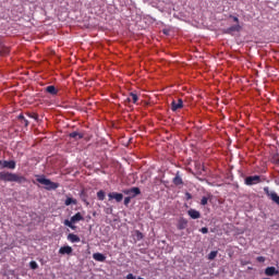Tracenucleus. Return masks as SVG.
<instances>
[{
  "mask_svg": "<svg viewBox=\"0 0 279 279\" xmlns=\"http://www.w3.org/2000/svg\"><path fill=\"white\" fill-rule=\"evenodd\" d=\"M279 274V271L276 269V267H274V266H271V267H267L266 269H265V275L266 276H276V275H278Z\"/></svg>",
  "mask_w": 279,
  "mask_h": 279,
  "instance_id": "13",
  "label": "nucleus"
},
{
  "mask_svg": "<svg viewBox=\"0 0 279 279\" xmlns=\"http://www.w3.org/2000/svg\"><path fill=\"white\" fill-rule=\"evenodd\" d=\"M189 227V220L186 218H180L177 223L178 230H186Z\"/></svg>",
  "mask_w": 279,
  "mask_h": 279,
  "instance_id": "7",
  "label": "nucleus"
},
{
  "mask_svg": "<svg viewBox=\"0 0 279 279\" xmlns=\"http://www.w3.org/2000/svg\"><path fill=\"white\" fill-rule=\"evenodd\" d=\"M229 19H232L233 23L235 24L227 28L226 34H233V32H241L242 27H241V24L239 23V17L234 15H229Z\"/></svg>",
  "mask_w": 279,
  "mask_h": 279,
  "instance_id": "3",
  "label": "nucleus"
},
{
  "mask_svg": "<svg viewBox=\"0 0 279 279\" xmlns=\"http://www.w3.org/2000/svg\"><path fill=\"white\" fill-rule=\"evenodd\" d=\"M97 197H98L99 202H104V199H106V192H104V190L98 191Z\"/></svg>",
  "mask_w": 279,
  "mask_h": 279,
  "instance_id": "21",
  "label": "nucleus"
},
{
  "mask_svg": "<svg viewBox=\"0 0 279 279\" xmlns=\"http://www.w3.org/2000/svg\"><path fill=\"white\" fill-rule=\"evenodd\" d=\"M170 108H171L172 112H178V110H182V108H184V101L182 100V98L172 100Z\"/></svg>",
  "mask_w": 279,
  "mask_h": 279,
  "instance_id": "5",
  "label": "nucleus"
},
{
  "mask_svg": "<svg viewBox=\"0 0 279 279\" xmlns=\"http://www.w3.org/2000/svg\"><path fill=\"white\" fill-rule=\"evenodd\" d=\"M19 121H23L25 119V116H23V113H21L19 117H17Z\"/></svg>",
  "mask_w": 279,
  "mask_h": 279,
  "instance_id": "34",
  "label": "nucleus"
},
{
  "mask_svg": "<svg viewBox=\"0 0 279 279\" xmlns=\"http://www.w3.org/2000/svg\"><path fill=\"white\" fill-rule=\"evenodd\" d=\"M29 267H31V269H38V263L32 260V262L29 263Z\"/></svg>",
  "mask_w": 279,
  "mask_h": 279,
  "instance_id": "26",
  "label": "nucleus"
},
{
  "mask_svg": "<svg viewBox=\"0 0 279 279\" xmlns=\"http://www.w3.org/2000/svg\"><path fill=\"white\" fill-rule=\"evenodd\" d=\"M137 239H143V233L141 231H136Z\"/></svg>",
  "mask_w": 279,
  "mask_h": 279,
  "instance_id": "32",
  "label": "nucleus"
},
{
  "mask_svg": "<svg viewBox=\"0 0 279 279\" xmlns=\"http://www.w3.org/2000/svg\"><path fill=\"white\" fill-rule=\"evenodd\" d=\"M37 182L39 184H44L46 191H56V189H59L60 186V183L52 182L51 180L45 177H38Z\"/></svg>",
  "mask_w": 279,
  "mask_h": 279,
  "instance_id": "2",
  "label": "nucleus"
},
{
  "mask_svg": "<svg viewBox=\"0 0 279 279\" xmlns=\"http://www.w3.org/2000/svg\"><path fill=\"white\" fill-rule=\"evenodd\" d=\"M0 167H2V169H16V161L0 160Z\"/></svg>",
  "mask_w": 279,
  "mask_h": 279,
  "instance_id": "6",
  "label": "nucleus"
},
{
  "mask_svg": "<svg viewBox=\"0 0 279 279\" xmlns=\"http://www.w3.org/2000/svg\"><path fill=\"white\" fill-rule=\"evenodd\" d=\"M72 223H77V221H84V216L81 213H76L74 216L71 217Z\"/></svg>",
  "mask_w": 279,
  "mask_h": 279,
  "instance_id": "15",
  "label": "nucleus"
},
{
  "mask_svg": "<svg viewBox=\"0 0 279 279\" xmlns=\"http://www.w3.org/2000/svg\"><path fill=\"white\" fill-rule=\"evenodd\" d=\"M187 199H191V194L186 193Z\"/></svg>",
  "mask_w": 279,
  "mask_h": 279,
  "instance_id": "35",
  "label": "nucleus"
},
{
  "mask_svg": "<svg viewBox=\"0 0 279 279\" xmlns=\"http://www.w3.org/2000/svg\"><path fill=\"white\" fill-rule=\"evenodd\" d=\"M126 101H132V104H136L138 101V95L135 93H130L129 98H126Z\"/></svg>",
  "mask_w": 279,
  "mask_h": 279,
  "instance_id": "20",
  "label": "nucleus"
},
{
  "mask_svg": "<svg viewBox=\"0 0 279 279\" xmlns=\"http://www.w3.org/2000/svg\"><path fill=\"white\" fill-rule=\"evenodd\" d=\"M27 117H29V119H34L35 121H38V114L36 113H27Z\"/></svg>",
  "mask_w": 279,
  "mask_h": 279,
  "instance_id": "27",
  "label": "nucleus"
},
{
  "mask_svg": "<svg viewBox=\"0 0 279 279\" xmlns=\"http://www.w3.org/2000/svg\"><path fill=\"white\" fill-rule=\"evenodd\" d=\"M206 204H208V197L203 196L201 199V206H206Z\"/></svg>",
  "mask_w": 279,
  "mask_h": 279,
  "instance_id": "25",
  "label": "nucleus"
},
{
  "mask_svg": "<svg viewBox=\"0 0 279 279\" xmlns=\"http://www.w3.org/2000/svg\"><path fill=\"white\" fill-rule=\"evenodd\" d=\"M94 260H97L98 263H104L106 260V257L101 253H94L93 255Z\"/></svg>",
  "mask_w": 279,
  "mask_h": 279,
  "instance_id": "18",
  "label": "nucleus"
},
{
  "mask_svg": "<svg viewBox=\"0 0 279 279\" xmlns=\"http://www.w3.org/2000/svg\"><path fill=\"white\" fill-rule=\"evenodd\" d=\"M126 279H136V277H135L134 275H132V274H129V275L126 276Z\"/></svg>",
  "mask_w": 279,
  "mask_h": 279,
  "instance_id": "33",
  "label": "nucleus"
},
{
  "mask_svg": "<svg viewBox=\"0 0 279 279\" xmlns=\"http://www.w3.org/2000/svg\"><path fill=\"white\" fill-rule=\"evenodd\" d=\"M73 223L75 222H72V220H69V219L64 220V226H68V228H71V230H75L77 228Z\"/></svg>",
  "mask_w": 279,
  "mask_h": 279,
  "instance_id": "23",
  "label": "nucleus"
},
{
  "mask_svg": "<svg viewBox=\"0 0 279 279\" xmlns=\"http://www.w3.org/2000/svg\"><path fill=\"white\" fill-rule=\"evenodd\" d=\"M187 215L191 217V219H199V217H202V214H199V211L196 209H190Z\"/></svg>",
  "mask_w": 279,
  "mask_h": 279,
  "instance_id": "11",
  "label": "nucleus"
},
{
  "mask_svg": "<svg viewBox=\"0 0 279 279\" xmlns=\"http://www.w3.org/2000/svg\"><path fill=\"white\" fill-rule=\"evenodd\" d=\"M46 93H48V95L56 96L58 95V88H56L53 85H49L46 87Z\"/></svg>",
  "mask_w": 279,
  "mask_h": 279,
  "instance_id": "16",
  "label": "nucleus"
},
{
  "mask_svg": "<svg viewBox=\"0 0 279 279\" xmlns=\"http://www.w3.org/2000/svg\"><path fill=\"white\" fill-rule=\"evenodd\" d=\"M64 204H65L66 206H71V204H73V205L75 206V205L77 204V199L68 197V198L65 199Z\"/></svg>",
  "mask_w": 279,
  "mask_h": 279,
  "instance_id": "22",
  "label": "nucleus"
},
{
  "mask_svg": "<svg viewBox=\"0 0 279 279\" xmlns=\"http://www.w3.org/2000/svg\"><path fill=\"white\" fill-rule=\"evenodd\" d=\"M125 195H131V197H136V195H141V189L138 187H131L124 191Z\"/></svg>",
  "mask_w": 279,
  "mask_h": 279,
  "instance_id": "8",
  "label": "nucleus"
},
{
  "mask_svg": "<svg viewBox=\"0 0 279 279\" xmlns=\"http://www.w3.org/2000/svg\"><path fill=\"white\" fill-rule=\"evenodd\" d=\"M22 125H24L25 128H27L29 125V120H26L25 118L23 120H21Z\"/></svg>",
  "mask_w": 279,
  "mask_h": 279,
  "instance_id": "29",
  "label": "nucleus"
},
{
  "mask_svg": "<svg viewBox=\"0 0 279 279\" xmlns=\"http://www.w3.org/2000/svg\"><path fill=\"white\" fill-rule=\"evenodd\" d=\"M81 198H82L83 202L88 204V202H86V192H84V191L81 192Z\"/></svg>",
  "mask_w": 279,
  "mask_h": 279,
  "instance_id": "30",
  "label": "nucleus"
},
{
  "mask_svg": "<svg viewBox=\"0 0 279 279\" xmlns=\"http://www.w3.org/2000/svg\"><path fill=\"white\" fill-rule=\"evenodd\" d=\"M201 232H202V234H208V228L203 227V228L201 229Z\"/></svg>",
  "mask_w": 279,
  "mask_h": 279,
  "instance_id": "31",
  "label": "nucleus"
},
{
  "mask_svg": "<svg viewBox=\"0 0 279 279\" xmlns=\"http://www.w3.org/2000/svg\"><path fill=\"white\" fill-rule=\"evenodd\" d=\"M10 53V48L5 47V45L0 44V56H8Z\"/></svg>",
  "mask_w": 279,
  "mask_h": 279,
  "instance_id": "19",
  "label": "nucleus"
},
{
  "mask_svg": "<svg viewBox=\"0 0 279 279\" xmlns=\"http://www.w3.org/2000/svg\"><path fill=\"white\" fill-rule=\"evenodd\" d=\"M130 202H132V197L128 196L124 198V206H130Z\"/></svg>",
  "mask_w": 279,
  "mask_h": 279,
  "instance_id": "28",
  "label": "nucleus"
},
{
  "mask_svg": "<svg viewBox=\"0 0 279 279\" xmlns=\"http://www.w3.org/2000/svg\"><path fill=\"white\" fill-rule=\"evenodd\" d=\"M0 180L1 182H16L17 184L27 182V178L12 172H0Z\"/></svg>",
  "mask_w": 279,
  "mask_h": 279,
  "instance_id": "1",
  "label": "nucleus"
},
{
  "mask_svg": "<svg viewBox=\"0 0 279 279\" xmlns=\"http://www.w3.org/2000/svg\"><path fill=\"white\" fill-rule=\"evenodd\" d=\"M258 260H263V257H258Z\"/></svg>",
  "mask_w": 279,
  "mask_h": 279,
  "instance_id": "36",
  "label": "nucleus"
},
{
  "mask_svg": "<svg viewBox=\"0 0 279 279\" xmlns=\"http://www.w3.org/2000/svg\"><path fill=\"white\" fill-rule=\"evenodd\" d=\"M217 254H218L217 251H211V252L208 254V259H209V260H215V259L217 258Z\"/></svg>",
  "mask_w": 279,
  "mask_h": 279,
  "instance_id": "24",
  "label": "nucleus"
},
{
  "mask_svg": "<svg viewBox=\"0 0 279 279\" xmlns=\"http://www.w3.org/2000/svg\"><path fill=\"white\" fill-rule=\"evenodd\" d=\"M172 183L174 186H182V184H184L182 177H180V172H177L175 177L172 179Z\"/></svg>",
  "mask_w": 279,
  "mask_h": 279,
  "instance_id": "10",
  "label": "nucleus"
},
{
  "mask_svg": "<svg viewBox=\"0 0 279 279\" xmlns=\"http://www.w3.org/2000/svg\"><path fill=\"white\" fill-rule=\"evenodd\" d=\"M59 254H62V255H64V254H68V255H71V254H73V247H71V246H62V247H60V250H59Z\"/></svg>",
  "mask_w": 279,
  "mask_h": 279,
  "instance_id": "12",
  "label": "nucleus"
},
{
  "mask_svg": "<svg viewBox=\"0 0 279 279\" xmlns=\"http://www.w3.org/2000/svg\"><path fill=\"white\" fill-rule=\"evenodd\" d=\"M70 138H74V141H82L84 138V135L77 131H74L69 134Z\"/></svg>",
  "mask_w": 279,
  "mask_h": 279,
  "instance_id": "14",
  "label": "nucleus"
},
{
  "mask_svg": "<svg viewBox=\"0 0 279 279\" xmlns=\"http://www.w3.org/2000/svg\"><path fill=\"white\" fill-rule=\"evenodd\" d=\"M68 241H70V243H80L81 239L77 236V234L69 233Z\"/></svg>",
  "mask_w": 279,
  "mask_h": 279,
  "instance_id": "17",
  "label": "nucleus"
},
{
  "mask_svg": "<svg viewBox=\"0 0 279 279\" xmlns=\"http://www.w3.org/2000/svg\"><path fill=\"white\" fill-rule=\"evenodd\" d=\"M246 186H254V184H260V175L246 177L244 180Z\"/></svg>",
  "mask_w": 279,
  "mask_h": 279,
  "instance_id": "4",
  "label": "nucleus"
},
{
  "mask_svg": "<svg viewBox=\"0 0 279 279\" xmlns=\"http://www.w3.org/2000/svg\"><path fill=\"white\" fill-rule=\"evenodd\" d=\"M109 199H116V202H123V194L121 193H117V192H112L108 194Z\"/></svg>",
  "mask_w": 279,
  "mask_h": 279,
  "instance_id": "9",
  "label": "nucleus"
}]
</instances>
